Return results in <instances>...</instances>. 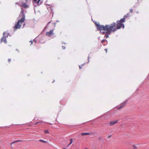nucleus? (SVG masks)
Here are the masks:
<instances>
[{
    "label": "nucleus",
    "mask_w": 149,
    "mask_h": 149,
    "mask_svg": "<svg viewBox=\"0 0 149 149\" xmlns=\"http://www.w3.org/2000/svg\"><path fill=\"white\" fill-rule=\"evenodd\" d=\"M54 34L53 30H51L49 31H47L46 33V35L48 36H51L52 35Z\"/></svg>",
    "instance_id": "20e7f679"
},
{
    "label": "nucleus",
    "mask_w": 149,
    "mask_h": 149,
    "mask_svg": "<svg viewBox=\"0 0 149 149\" xmlns=\"http://www.w3.org/2000/svg\"><path fill=\"white\" fill-rule=\"evenodd\" d=\"M105 50L106 51V53L107 52V49H105Z\"/></svg>",
    "instance_id": "4be33fe9"
},
{
    "label": "nucleus",
    "mask_w": 149,
    "mask_h": 149,
    "mask_svg": "<svg viewBox=\"0 0 149 149\" xmlns=\"http://www.w3.org/2000/svg\"><path fill=\"white\" fill-rule=\"evenodd\" d=\"M39 141H40V142H43V143H47V142L45 141H44L42 140H41V139H40V140H39Z\"/></svg>",
    "instance_id": "ddd939ff"
},
{
    "label": "nucleus",
    "mask_w": 149,
    "mask_h": 149,
    "mask_svg": "<svg viewBox=\"0 0 149 149\" xmlns=\"http://www.w3.org/2000/svg\"><path fill=\"white\" fill-rule=\"evenodd\" d=\"M90 134L89 133L86 132V133H82L81 134V136H83L84 135H90Z\"/></svg>",
    "instance_id": "9d476101"
},
{
    "label": "nucleus",
    "mask_w": 149,
    "mask_h": 149,
    "mask_svg": "<svg viewBox=\"0 0 149 149\" xmlns=\"http://www.w3.org/2000/svg\"><path fill=\"white\" fill-rule=\"evenodd\" d=\"M8 34L6 32H5L3 33V37L7 38L8 37Z\"/></svg>",
    "instance_id": "1a4fd4ad"
},
{
    "label": "nucleus",
    "mask_w": 149,
    "mask_h": 149,
    "mask_svg": "<svg viewBox=\"0 0 149 149\" xmlns=\"http://www.w3.org/2000/svg\"><path fill=\"white\" fill-rule=\"evenodd\" d=\"M70 143L69 144L68 146L70 145L72 143V139H70Z\"/></svg>",
    "instance_id": "4468645a"
},
{
    "label": "nucleus",
    "mask_w": 149,
    "mask_h": 149,
    "mask_svg": "<svg viewBox=\"0 0 149 149\" xmlns=\"http://www.w3.org/2000/svg\"><path fill=\"white\" fill-rule=\"evenodd\" d=\"M130 13H132L133 12V9H131L130 10Z\"/></svg>",
    "instance_id": "6ab92c4d"
},
{
    "label": "nucleus",
    "mask_w": 149,
    "mask_h": 149,
    "mask_svg": "<svg viewBox=\"0 0 149 149\" xmlns=\"http://www.w3.org/2000/svg\"><path fill=\"white\" fill-rule=\"evenodd\" d=\"M130 16V13H128L127 14L125 15L124 17L121 19V20L123 22H125V19L127 17H129Z\"/></svg>",
    "instance_id": "39448f33"
},
{
    "label": "nucleus",
    "mask_w": 149,
    "mask_h": 149,
    "mask_svg": "<svg viewBox=\"0 0 149 149\" xmlns=\"http://www.w3.org/2000/svg\"><path fill=\"white\" fill-rule=\"evenodd\" d=\"M63 49H64L65 48V47L64 48V47H63Z\"/></svg>",
    "instance_id": "a878e982"
},
{
    "label": "nucleus",
    "mask_w": 149,
    "mask_h": 149,
    "mask_svg": "<svg viewBox=\"0 0 149 149\" xmlns=\"http://www.w3.org/2000/svg\"><path fill=\"white\" fill-rule=\"evenodd\" d=\"M118 122V120L111 121L110 123V126L113 125L117 123Z\"/></svg>",
    "instance_id": "6e6552de"
},
{
    "label": "nucleus",
    "mask_w": 149,
    "mask_h": 149,
    "mask_svg": "<svg viewBox=\"0 0 149 149\" xmlns=\"http://www.w3.org/2000/svg\"><path fill=\"white\" fill-rule=\"evenodd\" d=\"M63 49H64L65 48V47L64 48V47H63Z\"/></svg>",
    "instance_id": "393cba45"
},
{
    "label": "nucleus",
    "mask_w": 149,
    "mask_h": 149,
    "mask_svg": "<svg viewBox=\"0 0 149 149\" xmlns=\"http://www.w3.org/2000/svg\"><path fill=\"white\" fill-rule=\"evenodd\" d=\"M44 133L45 134H49V132L48 130H45L44 131Z\"/></svg>",
    "instance_id": "9b49d317"
},
{
    "label": "nucleus",
    "mask_w": 149,
    "mask_h": 149,
    "mask_svg": "<svg viewBox=\"0 0 149 149\" xmlns=\"http://www.w3.org/2000/svg\"><path fill=\"white\" fill-rule=\"evenodd\" d=\"M133 146L134 149H137V147L136 146L133 145Z\"/></svg>",
    "instance_id": "2eb2a0df"
},
{
    "label": "nucleus",
    "mask_w": 149,
    "mask_h": 149,
    "mask_svg": "<svg viewBox=\"0 0 149 149\" xmlns=\"http://www.w3.org/2000/svg\"><path fill=\"white\" fill-rule=\"evenodd\" d=\"M105 40H104V39L101 42H102V43H103L104 42H105Z\"/></svg>",
    "instance_id": "412c9836"
},
{
    "label": "nucleus",
    "mask_w": 149,
    "mask_h": 149,
    "mask_svg": "<svg viewBox=\"0 0 149 149\" xmlns=\"http://www.w3.org/2000/svg\"><path fill=\"white\" fill-rule=\"evenodd\" d=\"M79 68H80V69L81 68V66L79 65Z\"/></svg>",
    "instance_id": "5701e85b"
},
{
    "label": "nucleus",
    "mask_w": 149,
    "mask_h": 149,
    "mask_svg": "<svg viewBox=\"0 0 149 149\" xmlns=\"http://www.w3.org/2000/svg\"><path fill=\"white\" fill-rule=\"evenodd\" d=\"M37 0H33V2L35 3H37Z\"/></svg>",
    "instance_id": "f3484780"
},
{
    "label": "nucleus",
    "mask_w": 149,
    "mask_h": 149,
    "mask_svg": "<svg viewBox=\"0 0 149 149\" xmlns=\"http://www.w3.org/2000/svg\"><path fill=\"white\" fill-rule=\"evenodd\" d=\"M94 23L98 29L103 34H104V33L107 34L105 35L104 37L106 38H108L109 37V35L111 33H110L109 34L107 32V31L105 30V29H104V28L103 29V28H102V26L105 27L106 26V25L104 26V25H100L99 24H98L97 22H94Z\"/></svg>",
    "instance_id": "7ed1b4c3"
},
{
    "label": "nucleus",
    "mask_w": 149,
    "mask_h": 149,
    "mask_svg": "<svg viewBox=\"0 0 149 149\" xmlns=\"http://www.w3.org/2000/svg\"><path fill=\"white\" fill-rule=\"evenodd\" d=\"M30 42H31V44H32L33 43L32 42V41H31Z\"/></svg>",
    "instance_id": "b1692460"
},
{
    "label": "nucleus",
    "mask_w": 149,
    "mask_h": 149,
    "mask_svg": "<svg viewBox=\"0 0 149 149\" xmlns=\"http://www.w3.org/2000/svg\"><path fill=\"white\" fill-rule=\"evenodd\" d=\"M41 0H38L37 2V3L38 4H39V3L40 1Z\"/></svg>",
    "instance_id": "a211bd4d"
},
{
    "label": "nucleus",
    "mask_w": 149,
    "mask_h": 149,
    "mask_svg": "<svg viewBox=\"0 0 149 149\" xmlns=\"http://www.w3.org/2000/svg\"><path fill=\"white\" fill-rule=\"evenodd\" d=\"M127 102V101H125L124 102H123V103H121L119 107H118V109H121L122 108H123V107H124L125 106Z\"/></svg>",
    "instance_id": "423d86ee"
},
{
    "label": "nucleus",
    "mask_w": 149,
    "mask_h": 149,
    "mask_svg": "<svg viewBox=\"0 0 149 149\" xmlns=\"http://www.w3.org/2000/svg\"><path fill=\"white\" fill-rule=\"evenodd\" d=\"M8 61L9 63H10V62H11V59L9 58V59H8Z\"/></svg>",
    "instance_id": "aec40b11"
},
{
    "label": "nucleus",
    "mask_w": 149,
    "mask_h": 149,
    "mask_svg": "<svg viewBox=\"0 0 149 149\" xmlns=\"http://www.w3.org/2000/svg\"><path fill=\"white\" fill-rule=\"evenodd\" d=\"M111 137V136H109V137Z\"/></svg>",
    "instance_id": "bb28decb"
},
{
    "label": "nucleus",
    "mask_w": 149,
    "mask_h": 149,
    "mask_svg": "<svg viewBox=\"0 0 149 149\" xmlns=\"http://www.w3.org/2000/svg\"><path fill=\"white\" fill-rule=\"evenodd\" d=\"M1 42H3L5 43H6L7 42L6 40V38L4 37H2L1 39Z\"/></svg>",
    "instance_id": "0eeeda50"
},
{
    "label": "nucleus",
    "mask_w": 149,
    "mask_h": 149,
    "mask_svg": "<svg viewBox=\"0 0 149 149\" xmlns=\"http://www.w3.org/2000/svg\"><path fill=\"white\" fill-rule=\"evenodd\" d=\"M43 122V121H41V122H36L35 123V124H37L38 123H42Z\"/></svg>",
    "instance_id": "dca6fc26"
},
{
    "label": "nucleus",
    "mask_w": 149,
    "mask_h": 149,
    "mask_svg": "<svg viewBox=\"0 0 149 149\" xmlns=\"http://www.w3.org/2000/svg\"><path fill=\"white\" fill-rule=\"evenodd\" d=\"M123 22L121 20V19L119 20H118L117 22V25L116 23L113 22L112 23L109 25H106V26L104 27L102 26V28L103 29L104 28L105 30L107 31V32L109 34L112 32H115L117 30L120 29L123 27V29L124 28V25L123 23Z\"/></svg>",
    "instance_id": "f257e3e1"
},
{
    "label": "nucleus",
    "mask_w": 149,
    "mask_h": 149,
    "mask_svg": "<svg viewBox=\"0 0 149 149\" xmlns=\"http://www.w3.org/2000/svg\"><path fill=\"white\" fill-rule=\"evenodd\" d=\"M20 13L22 14L23 17L22 18L19 19L17 23L14 26L13 28L15 29H20L21 27V25L23 24L24 26L25 24V23H24V22L25 20L24 14V11L22 8L21 9Z\"/></svg>",
    "instance_id": "f03ea898"
},
{
    "label": "nucleus",
    "mask_w": 149,
    "mask_h": 149,
    "mask_svg": "<svg viewBox=\"0 0 149 149\" xmlns=\"http://www.w3.org/2000/svg\"><path fill=\"white\" fill-rule=\"evenodd\" d=\"M85 149H87V148H85Z\"/></svg>",
    "instance_id": "cd10ccee"
},
{
    "label": "nucleus",
    "mask_w": 149,
    "mask_h": 149,
    "mask_svg": "<svg viewBox=\"0 0 149 149\" xmlns=\"http://www.w3.org/2000/svg\"><path fill=\"white\" fill-rule=\"evenodd\" d=\"M19 141V140H17L16 141H14L13 142H12L11 143V144L12 145L16 142H20V141Z\"/></svg>",
    "instance_id": "f8f14e48"
}]
</instances>
